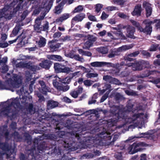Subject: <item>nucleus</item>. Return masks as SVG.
Segmentation results:
<instances>
[{"instance_id":"c85d7f7f","label":"nucleus","mask_w":160,"mask_h":160,"mask_svg":"<svg viewBox=\"0 0 160 160\" xmlns=\"http://www.w3.org/2000/svg\"><path fill=\"white\" fill-rule=\"evenodd\" d=\"M58 103L57 102L54 101L53 100H49L48 101L47 104L48 107L51 109L54 108L58 106Z\"/></svg>"},{"instance_id":"8fccbe9b","label":"nucleus","mask_w":160,"mask_h":160,"mask_svg":"<svg viewBox=\"0 0 160 160\" xmlns=\"http://www.w3.org/2000/svg\"><path fill=\"white\" fill-rule=\"evenodd\" d=\"M48 24V22L46 21V23L42 26L41 28V31H45L48 30L49 28Z\"/></svg>"},{"instance_id":"f704fd0d","label":"nucleus","mask_w":160,"mask_h":160,"mask_svg":"<svg viewBox=\"0 0 160 160\" xmlns=\"http://www.w3.org/2000/svg\"><path fill=\"white\" fill-rule=\"evenodd\" d=\"M133 104H132V103L130 102H128L126 106L127 110L129 112H134L135 111V110H133Z\"/></svg>"},{"instance_id":"5701e85b","label":"nucleus","mask_w":160,"mask_h":160,"mask_svg":"<svg viewBox=\"0 0 160 160\" xmlns=\"http://www.w3.org/2000/svg\"><path fill=\"white\" fill-rule=\"evenodd\" d=\"M142 11L141 6V5H138L135 7L134 11L132 13V14L133 16H139L141 15Z\"/></svg>"},{"instance_id":"680f3d73","label":"nucleus","mask_w":160,"mask_h":160,"mask_svg":"<svg viewBox=\"0 0 160 160\" xmlns=\"http://www.w3.org/2000/svg\"><path fill=\"white\" fill-rule=\"evenodd\" d=\"M142 134L143 135V136L145 135H149V136L148 137V138L150 139H152L153 138V135L152 134H150L148 132H146L145 133H142Z\"/></svg>"},{"instance_id":"6e6d98bb","label":"nucleus","mask_w":160,"mask_h":160,"mask_svg":"<svg viewBox=\"0 0 160 160\" xmlns=\"http://www.w3.org/2000/svg\"><path fill=\"white\" fill-rule=\"evenodd\" d=\"M109 93V92H107L103 96H102L100 100L101 102H103L106 99H107L108 97Z\"/></svg>"},{"instance_id":"2eb2a0df","label":"nucleus","mask_w":160,"mask_h":160,"mask_svg":"<svg viewBox=\"0 0 160 160\" xmlns=\"http://www.w3.org/2000/svg\"><path fill=\"white\" fill-rule=\"evenodd\" d=\"M48 45L49 49L52 52L57 51L61 46L60 43H57L53 40L50 41Z\"/></svg>"},{"instance_id":"dca6fc26","label":"nucleus","mask_w":160,"mask_h":160,"mask_svg":"<svg viewBox=\"0 0 160 160\" xmlns=\"http://www.w3.org/2000/svg\"><path fill=\"white\" fill-rule=\"evenodd\" d=\"M37 117L38 120L42 123L44 122L46 120H48V115L43 111L38 112Z\"/></svg>"},{"instance_id":"473e14b6","label":"nucleus","mask_w":160,"mask_h":160,"mask_svg":"<svg viewBox=\"0 0 160 160\" xmlns=\"http://www.w3.org/2000/svg\"><path fill=\"white\" fill-rule=\"evenodd\" d=\"M85 17V15L83 13H80L74 17L72 20H82Z\"/></svg>"},{"instance_id":"7c9ffc66","label":"nucleus","mask_w":160,"mask_h":160,"mask_svg":"<svg viewBox=\"0 0 160 160\" xmlns=\"http://www.w3.org/2000/svg\"><path fill=\"white\" fill-rule=\"evenodd\" d=\"M48 58L50 59L58 61H61L62 59L61 56L55 55H49L48 57Z\"/></svg>"},{"instance_id":"2f4dec72","label":"nucleus","mask_w":160,"mask_h":160,"mask_svg":"<svg viewBox=\"0 0 160 160\" xmlns=\"http://www.w3.org/2000/svg\"><path fill=\"white\" fill-rule=\"evenodd\" d=\"M24 68H26L32 71H34L36 70L34 66L31 65V63L29 62L25 63Z\"/></svg>"},{"instance_id":"bf43d9fd","label":"nucleus","mask_w":160,"mask_h":160,"mask_svg":"<svg viewBox=\"0 0 160 160\" xmlns=\"http://www.w3.org/2000/svg\"><path fill=\"white\" fill-rule=\"evenodd\" d=\"M140 53L138 51H135L132 53L128 54L129 56L134 58L137 56Z\"/></svg>"},{"instance_id":"052dcab7","label":"nucleus","mask_w":160,"mask_h":160,"mask_svg":"<svg viewBox=\"0 0 160 160\" xmlns=\"http://www.w3.org/2000/svg\"><path fill=\"white\" fill-rule=\"evenodd\" d=\"M37 95L39 98L38 101L39 102H41L44 101L45 98L40 93H38L37 94Z\"/></svg>"},{"instance_id":"ddd939ff","label":"nucleus","mask_w":160,"mask_h":160,"mask_svg":"<svg viewBox=\"0 0 160 160\" xmlns=\"http://www.w3.org/2000/svg\"><path fill=\"white\" fill-rule=\"evenodd\" d=\"M52 64V62L48 59L44 60L40 63L39 66L46 70H49Z\"/></svg>"},{"instance_id":"a878e982","label":"nucleus","mask_w":160,"mask_h":160,"mask_svg":"<svg viewBox=\"0 0 160 160\" xmlns=\"http://www.w3.org/2000/svg\"><path fill=\"white\" fill-rule=\"evenodd\" d=\"M41 21H35V24L34 25V27L35 30L38 32H40L41 28L42 25H41Z\"/></svg>"},{"instance_id":"864d4df0","label":"nucleus","mask_w":160,"mask_h":160,"mask_svg":"<svg viewBox=\"0 0 160 160\" xmlns=\"http://www.w3.org/2000/svg\"><path fill=\"white\" fill-rule=\"evenodd\" d=\"M70 95L74 98H76L79 95L77 92L75 90L72 91L70 93Z\"/></svg>"},{"instance_id":"f03ea898","label":"nucleus","mask_w":160,"mask_h":160,"mask_svg":"<svg viewBox=\"0 0 160 160\" xmlns=\"http://www.w3.org/2000/svg\"><path fill=\"white\" fill-rule=\"evenodd\" d=\"M74 139L81 144H85L90 151L93 152L96 155L99 156L100 152L96 149L103 145V142L100 137L95 138L92 137L91 133L86 131L78 132V131L74 132Z\"/></svg>"},{"instance_id":"9b49d317","label":"nucleus","mask_w":160,"mask_h":160,"mask_svg":"<svg viewBox=\"0 0 160 160\" xmlns=\"http://www.w3.org/2000/svg\"><path fill=\"white\" fill-rule=\"evenodd\" d=\"M112 64L111 62H94L90 63V65L94 67H101L105 66L108 67H112Z\"/></svg>"},{"instance_id":"20e7f679","label":"nucleus","mask_w":160,"mask_h":160,"mask_svg":"<svg viewBox=\"0 0 160 160\" xmlns=\"http://www.w3.org/2000/svg\"><path fill=\"white\" fill-rule=\"evenodd\" d=\"M8 84H3L0 81V89L11 90L12 88H18L22 84V79L17 74H14L12 78H9L7 80Z\"/></svg>"},{"instance_id":"72a5a7b5","label":"nucleus","mask_w":160,"mask_h":160,"mask_svg":"<svg viewBox=\"0 0 160 160\" xmlns=\"http://www.w3.org/2000/svg\"><path fill=\"white\" fill-rule=\"evenodd\" d=\"M70 127V125H68L66 126L63 122H61L57 124L56 129H58L60 130L61 129L63 128L64 127L69 128Z\"/></svg>"},{"instance_id":"3c124183","label":"nucleus","mask_w":160,"mask_h":160,"mask_svg":"<svg viewBox=\"0 0 160 160\" xmlns=\"http://www.w3.org/2000/svg\"><path fill=\"white\" fill-rule=\"evenodd\" d=\"M130 48L129 46H123L120 47H119L117 50L118 52H122L125 51L129 49Z\"/></svg>"},{"instance_id":"5fc2aeb1","label":"nucleus","mask_w":160,"mask_h":160,"mask_svg":"<svg viewBox=\"0 0 160 160\" xmlns=\"http://www.w3.org/2000/svg\"><path fill=\"white\" fill-rule=\"evenodd\" d=\"M124 59L126 61L130 62L133 61L136 59L133 58L132 57L129 56L128 54L126 55L125 56Z\"/></svg>"},{"instance_id":"412c9836","label":"nucleus","mask_w":160,"mask_h":160,"mask_svg":"<svg viewBox=\"0 0 160 160\" xmlns=\"http://www.w3.org/2000/svg\"><path fill=\"white\" fill-rule=\"evenodd\" d=\"M156 72H158L157 70L147 71L145 72L144 73L140 74L139 75V77L143 78L148 77L151 75L154 74L155 73H156Z\"/></svg>"},{"instance_id":"4c0bfd02","label":"nucleus","mask_w":160,"mask_h":160,"mask_svg":"<svg viewBox=\"0 0 160 160\" xmlns=\"http://www.w3.org/2000/svg\"><path fill=\"white\" fill-rule=\"evenodd\" d=\"M159 46L158 44H152L151 45L149 51L150 52L156 51L158 49Z\"/></svg>"},{"instance_id":"c756f323","label":"nucleus","mask_w":160,"mask_h":160,"mask_svg":"<svg viewBox=\"0 0 160 160\" xmlns=\"http://www.w3.org/2000/svg\"><path fill=\"white\" fill-rule=\"evenodd\" d=\"M113 33L116 36L119 37L122 39L125 40L127 39L126 37L123 34L122 32L120 29H118L117 31L114 32Z\"/></svg>"},{"instance_id":"a19ab883","label":"nucleus","mask_w":160,"mask_h":160,"mask_svg":"<svg viewBox=\"0 0 160 160\" xmlns=\"http://www.w3.org/2000/svg\"><path fill=\"white\" fill-rule=\"evenodd\" d=\"M113 78V77L109 75H107L106 76H104L103 78V80L107 82H109L110 83H111Z\"/></svg>"},{"instance_id":"f8f14e48","label":"nucleus","mask_w":160,"mask_h":160,"mask_svg":"<svg viewBox=\"0 0 160 160\" xmlns=\"http://www.w3.org/2000/svg\"><path fill=\"white\" fill-rule=\"evenodd\" d=\"M25 113L28 114L32 115L35 113L36 110L35 108H34L33 104L32 103H29L25 106Z\"/></svg>"},{"instance_id":"37998d69","label":"nucleus","mask_w":160,"mask_h":160,"mask_svg":"<svg viewBox=\"0 0 160 160\" xmlns=\"http://www.w3.org/2000/svg\"><path fill=\"white\" fill-rule=\"evenodd\" d=\"M142 65L143 68H148L150 67L149 62L148 61L142 60L141 61Z\"/></svg>"},{"instance_id":"13d9d810","label":"nucleus","mask_w":160,"mask_h":160,"mask_svg":"<svg viewBox=\"0 0 160 160\" xmlns=\"http://www.w3.org/2000/svg\"><path fill=\"white\" fill-rule=\"evenodd\" d=\"M83 7L82 6L79 5L75 8L74 12H77L81 11L83 10Z\"/></svg>"},{"instance_id":"49530a36","label":"nucleus","mask_w":160,"mask_h":160,"mask_svg":"<svg viewBox=\"0 0 160 160\" xmlns=\"http://www.w3.org/2000/svg\"><path fill=\"white\" fill-rule=\"evenodd\" d=\"M71 16L70 14L65 13L63 14L60 17V20H65Z\"/></svg>"},{"instance_id":"39448f33","label":"nucleus","mask_w":160,"mask_h":160,"mask_svg":"<svg viewBox=\"0 0 160 160\" xmlns=\"http://www.w3.org/2000/svg\"><path fill=\"white\" fill-rule=\"evenodd\" d=\"M55 76L54 74L47 75L45 76V80L47 82L49 83L52 82L54 87L59 91H62L65 92L68 90L70 88V86L67 85L62 86V84L59 82H58L55 79Z\"/></svg>"},{"instance_id":"6ab92c4d","label":"nucleus","mask_w":160,"mask_h":160,"mask_svg":"<svg viewBox=\"0 0 160 160\" xmlns=\"http://www.w3.org/2000/svg\"><path fill=\"white\" fill-rule=\"evenodd\" d=\"M39 83L41 87L40 92L43 94L46 95L47 92L49 91V88L47 87L45 82L43 80H40L39 81Z\"/></svg>"},{"instance_id":"b1692460","label":"nucleus","mask_w":160,"mask_h":160,"mask_svg":"<svg viewBox=\"0 0 160 160\" xmlns=\"http://www.w3.org/2000/svg\"><path fill=\"white\" fill-rule=\"evenodd\" d=\"M141 61H136L134 63L133 70L134 71H139L143 69Z\"/></svg>"},{"instance_id":"7ed1b4c3","label":"nucleus","mask_w":160,"mask_h":160,"mask_svg":"<svg viewBox=\"0 0 160 160\" xmlns=\"http://www.w3.org/2000/svg\"><path fill=\"white\" fill-rule=\"evenodd\" d=\"M12 101L8 106L0 110V117H6L10 120H15L18 116V111L16 109H11V107H13L15 108L20 109L22 106L18 98H12Z\"/></svg>"},{"instance_id":"774afa93","label":"nucleus","mask_w":160,"mask_h":160,"mask_svg":"<svg viewBox=\"0 0 160 160\" xmlns=\"http://www.w3.org/2000/svg\"><path fill=\"white\" fill-rule=\"evenodd\" d=\"M62 34V33L61 32L58 31L54 34L53 37L54 38H58L61 36Z\"/></svg>"},{"instance_id":"6e6552de","label":"nucleus","mask_w":160,"mask_h":160,"mask_svg":"<svg viewBox=\"0 0 160 160\" xmlns=\"http://www.w3.org/2000/svg\"><path fill=\"white\" fill-rule=\"evenodd\" d=\"M53 68L54 72L56 73H68L70 71L69 68L59 62H55L54 64Z\"/></svg>"},{"instance_id":"c9c22d12","label":"nucleus","mask_w":160,"mask_h":160,"mask_svg":"<svg viewBox=\"0 0 160 160\" xmlns=\"http://www.w3.org/2000/svg\"><path fill=\"white\" fill-rule=\"evenodd\" d=\"M93 44L90 41H87L84 44L82 47V48L85 49H89L91 47L92 45Z\"/></svg>"},{"instance_id":"69168bd1","label":"nucleus","mask_w":160,"mask_h":160,"mask_svg":"<svg viewBox=\"0 0 160 160\" xmlns=\"http://www.w3.org/2000/svg\"><path fill=\"white\" fill-rule=\"evenodd\" d=\"M149 81L153 83L157 84L160 82V78H158L156 79H153Z\"/></svg>"},{"instance_id":"bb28decb","label":"nucleus","mask_w":160,"mask_h":160,"mask_svg":"<svg viewBox=\"0 0 160 160\" xmlns=\"http://www.w3.org/2000/svg\"><path fill=\"white\" fill-rule=\"evenodd\" d=\"M21 103L23 105L25 106L28 104V101L30 102L32 100V98L30 97H28L26 96H22L21 98H20Z\"/></svg>"},{"instance_id":"aec40b11","label":"nucleus","mask_w":160,"mask_h":160,"mask_svg":"<svg viewBox=\"0 0 160 160\" xmlns=\"http://www.w3.org/2000/svg\"><path fill=\"white\" fill-rule=\"evenodd\" d=\"M47 145L45 142L42 141L38 145L37 148L39 153H42L47 148Z\"/></svg>"},{"instance_id":"393cba45","label":"nucleus","mask_w":160,"mask_h":160,"mask_svg":"<svg viewBox=\"0 0 160 160\" xmlns=\"http://www.w3.org/2000/svg\"><path fill=\"white\" fill-rule=\"evenodd\" d=\"M26 32L23 31L20 35L17 37L18 40V42L17 45H22L23 41L26 38Z\"/></svg>"},{"instance_id":"cd10ccee","label":"nucleus","mask_w":160,"mask_h":160,"mask_svg":"<svg viewBox=\"0 0 160 160\" xmlns=\"http://www.w3.org/2000/svg\"><path fill=\"white\" fill-rule=\"evenodd\" d=\"M46 39L42 36H40L39 40L38 41V46L39 47H43L45 46L46 44Z\"/></svg>"},{"instance_id":"603ef678","label":"nucleus","mask_w":160,"mask_h":160,"mask_svg":"<svg viewBox=\"0 0 160 160\" xmlns=\"http://www.w3.org/2000/svg\"><path fill=\"white\" fill-rule=\"evenodd\" d=\"M98 76V74L97 73H88L86 75V76L88 78H95Z\"/></svg>"},{"instance_id":"0e129e2a","label":"nucleus","mask_w":160,"mask_h":160,"mask_svg":"<svg viewBox=\"0 0 160 160\" xmlns=\"http://www.w3.org/2000/svg\"><path fill=\"white\" fill-rule=\"evenodd\" d=\"M118 15L119 17H120L122 19H128V16L125 14L123 13H119L118 14Z\"/></svg>"},{"instance_id":"4be33fe9","label":"nucleus","mask_w":160,"mask_h":160,"mask_svg":"<svg viewBox=\"0 0 160 160\" xmlns=\"http://www.w3.org/2000/svg\"><path fill=\"white\" fill-rule=\"evenodd\" d=\"M135 32V29L132 27H128L127 28V33L128 37L132 38H135V37L133 35Z\"/></svg>"},{"instance_id":"a211bd4d","label":"nucleus","mask_w":160,"mask_h":160,"mask_svg":"<svg viewBox=\"0 0 160 160\" xmlns=\"http://www.w3.org/2000/svg\"><path fill=\"white\" fill-rule=\"evenodd\" d=\"M134 63H129L127 64H125V63L123 62H121L120 64H119L117 68L118 69V72H120L121 71L123 70H126L128 68V66L130 67L132 66V69L133 68V65Z\"/></svg>"},{"instance_id":"338daca9","label":"nucleus","mask_w":160,"mask_h":160,"mask_svg":"<svg viewBox=\"0 0 160 160\" xmlns=\"http://www.w3.org/2000/svg\"><path fill=\"white\" fill-rule=\"evenodd\" d=\"M126 93L128 95L135 96L136 95V92L133 91H131L128 90L125 91Z\"/></svg>"},{"instance_id":"58836bf2","label":"nucleus","mask_w":160,"mask_h":160,"mask_svg":"<svg viewBox=\"0 0 160 160\" xmlns=\"http://www.w3.org/2000/svg\"><path fill=\"white\" fill-rule=\"evenodd\" d=\"M87 38L88 41L91 42L92 44L96 41L97 39L96 38L93 37L92 35L89 34L87 35Z\"/></svg>"},{"instance_id":"f3484780","label":"nucleus","mask_w":160,"mask_h":160,"mask_svg":"<svg viewBox=\"0 0 160 160\" xmlns=\"http://www.w3.org/2000/svg\"><path fill=\"white\" fill-rule=\"evenodd\" d=\"M143 7L145 8L146 15L147 17L150 16L152 13V9L151 4L147 2H144L143 4Z\"/></svg>"},{"instance_id":"e433bc0d","label":"nucleus","mask_w":160,"mask_h":160,"mask_svg":"<svg viewBox=\"0 0 160 160\" xmlns=\"http://www.w3.org/2000/svg\"><path fill=\"white\" fill-rule=\"evenodd\" d=\"M62 3V2L60 4L61 5H60L56 7L55 11V13L59 14L62 12V5H63V4Z\"/></svg>"},{"instance_id":"f257e3e1","label":"nucleus","mask_w":160,"mask_h":160,"mask_svg":"<svg viewBox=\"0 0 160 160\" xmlns=\"http://www.w3.org/2000/svg\"><path fill=\"white\" fill-rule=\"evenodd\" d=\"M74 131L66 132L64 131L57 132V136L52 134L49 136L51 138V143L53 146H55L54 149L57 147L58 149L63 147L68 150L74 151L78 148L77 142L74 139Z\"/></svg>"},{"instance_id":"c03bdc74","label":"nucleus","mask_w":160,"mask_h":160,"mask_svg":"<svg viewBox=\"0 0 160 160\" xmlns=\"http://www.w3.org/2000/svg\"><path fill=\"white\" fill-rule=\"evenodd\" d=\"M144 115L143 113H135L132 116V118L133 121H135L138 118L140 117L141 116H142Z\"/></svg>"},{"instance_id":"0eeeda50","label":"nucleus","mask_w":160,"mask_h":160,"mask_svg":"<svg viewBox=\"0 0 160 160\" xmlns=\"http://www.w3.org/2000/svg\"><path fill=\"white\" fill-rule=\"evenodd\" d=\"M146 145V144L143 142H134L128 147V153L130 154H133L138 152H142L144 150L145 148H141L140 147L145 146Z\"/></svg>"},{"instance_id":"ea45409f","label":"nucleus","mask_w":160,"mask_h":160,"mask_svg":"<svg viewBox=\"0 0 160 160\" xmlns=\"http://www.w3.org/2000/svg\"><path fill=\"white\" fill-rule=\"evenodd\" d=\"M118 50L112 51L108 54V57L109 58H113L118 55Z\"/></svg>"},{"instance_id":"79ce46f5","label":"nucleus","mask_w":160,"mask_h":160,"mask_svg":"<svg viewBox=\"0 0 160 160\" xmlns=\"http://www.w3.org/2000/svg\"><path fill=\"white\" fill-rule=\"evenodd\" d=\"M13 136L15 140L17 141H18L21 138L20 135L19 133L17 131H15L13 133Z\"/></svg>"},{"instance_id":"4d7b16f0","label":"nucleus","mask_w":160,"mask_h":160,"mask_svg":"<svg viewBox=\"0 0 160 160\" xmlns=\"http://www.w3.org/2000/svg\"><path fill=\"white\" fill-rule=\"evenodd\" d=\"M100 52L102 54H106L108 52L107 48L104 47H101L99 48Z\"/></svg>"},{"instance_id":"de8ad7c7","label":"nucleus","mask_w":160,"mask_h":160,"mask_svg":"<svg viewBox=\"0 0 160 160\" xmlns=\"http://www.w3.org/2000/svg\"><path fill=\"white\" fill-rule=\"evenodd\" d=\"M73 58H74V59L76 61H79L81 62H83L84 61V59L83 58L80 57L78 54H75V55H74Z\"/></svg>"},{"instance_id":"4468645a","label":"nucleus","mask_w":160,"mask_h":160,"mask_svg":"<svg viewBox=\"0 0 160 160\" xmlns=\"http://www.w3.org/2000/svg\"><path fill=\"white\" fill-rule=\"evenodd\" d=\"M0 144V148L2 151L4 152L10 151L11 154L13 153L14 149L13 148H12V146L10 145L8 143L6 142H2Z\"/></svg>"},{"instance_id":"e2e57ef3","label":"nucleus","mask_w":160,"mask_h":160,"mask_svg":"<svg viewBox=\"0 0 160 160\" xmlns=\"http://www.w3.org/2000/svg\"><path fill=\"white\" fill-rule=\"evenodd\" d=\"M142 54L143 56H146V58L150 57L151 56L149 52L145 50H143L142 52Z\"/></svg>"},{"instance_id":"9d476101","label":"nucleus","mask_w":160,"mask_h":160,"mask_svg":"<svg viewBox=\"0 0 160 160\" xmlns=\"http://www.w3.org/2000/svg\"><path fill=\"white\" fill-rule=\"evenodd\" d=\"M23 21H17V22H16L18 25V26H16L14 28L12 31V33L10 35V37H13L16 36L18 34L19 30L21 29V27L27 24L31 21H28V22H24Z\"/></svg>"},{"instance_id":"1a4fd4ad","label":"nucleus","mask_w":160,"mask_h":160,"mask_svg":"<svg viewBox=\"0 0 160 160\" xmlns=\"http://www.w3.org/2000/svg\"><path fill=\"white\" fill-rule=\"evenodd\" d=\"M110 111L113 116L117 117V120L124 118V112L119 109L118 106H113Z\"/></svg>"},{"instance_id":"a18cd8bd","label":"nucleus","mask_w":160,"mask_h":160,"mask_svg":"<svg viewBox=\"0 0 160 160\" xmlns=\"http://www.w3.org/2000/svg\"><path fill=\"white\" fill-rule=\"evenodd\" d=\"M122 71L121 72L120 75L121 77H125L128 76L130 74V72L127 69Z\"/></svg>"},{"instance_id":"09e8293b","label":"nucleus","mask_w":160,"mask_h":160,"mask_svg":"<svg viewBox=\"0 0 160 160\" xmlns=\"http://www.w3.org/2000/svg\"><path fill=\"white\" fill-rule=\"evenodd\" d=\"M93 82V81L90 80H86L83 81L84 85L88 87L91 86Z\"/></svg>"},{"instance_id":"423d86ee","label":"nucleus","mask_w":160,"mask_h":160,"mask_svg":"<svg viewBox=\"0 0 160 160\" xmlns=\"http://www.w3.org/2000/svg\"><path fill=\"white\" fill-rule=\"evenodd\" d=\"M133 25L136 28L138 31L141 32H143L147 35H150L152 31V27L151 24L152 23V21L148 23H146V21H143V23L146 24L145 27L143 28L140 24L136 21H130Z\"/></svg>"}]
</instances>
